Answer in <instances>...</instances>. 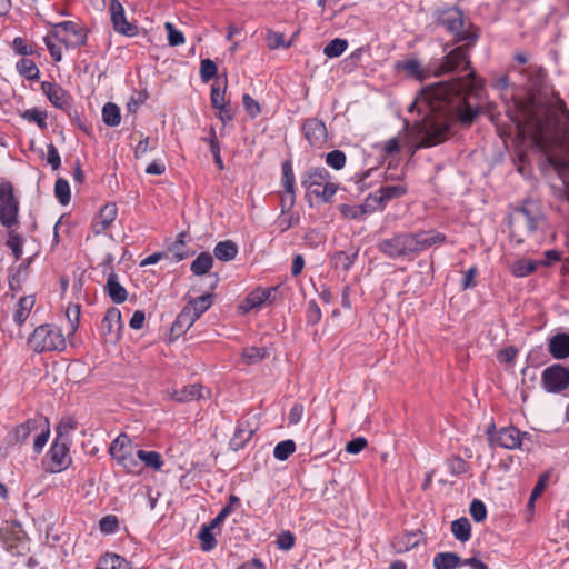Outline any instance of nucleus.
Instances as JSON below:
<instances>
[{"instance_id":"1","label":"nucleus","mask_w":569,"mask_h":569,"mask_svg":"<svg viewBox=\"0 0 569 569\" xmlns=\"http://www.w3.org/2000/svg\"><path fill=\"white\" fill-rule=\"evenodd\" d=\"M472 47L466 41V44L452 49L432 67L435 77L462 71H468L467 74L422 88L409 106V112L417 109L423 116L419 129L420 147L429 148L445 142L455 124L470 127L480 114L479 100L483 87L469 59Z\"/></svg>"},{"instance_id":"2","label":"nucleus","mask_w":569,"mask_h":569,"mask_svg":"<svg viewBox=\"0 0 569 569\" xmlns=\"http://www.w3.org/2000/svg\"><path fill=\"white\" fill-rule=\"evenodd\" d=\"M525 127L537 142L547 136L561 134L569 150V110L559 93L553 92L547 102L531 100L523 110Z\"/></svg>"},{"instance_id":"3","label":"nucleus","mask_w":569,"mask_h":569,"mask_svg":"<svg viewBox=\"0 0 569 569\" xmlns=\"http://www.w3.org/2000/svg\"><path fill=\"white\" fill-rule=\"evenodd\" d=\"M447 237L445 233L435 229L418 230L416 232H398L391 238L382 239L378 242V250L390 259H403L411 261L422 251L432 246L445 243Z\"/></svg>"},{"instance_id":"4","label":"nucleus","mask_w":569,"mask_h":569,"mask_svg":"<svg viewBox=\"0 0 569 569\" xmlns=\"http://www.w3.org/2000/svg\"><path fill=\"white\" fill-rule=\"evenodd\" d=\"M435 20L455 36L456 42L469 41V46H475L479 38V29L473 24L465 29L463 13L456 6L436 11Z\"/></svg>"},{"instance_id":"5","label":"nucleus","mask_w":569,"mask_h":569,"mask_svg":"<svg viewBox=\"0 0 569 569\" xmlns=\"http://www.w3.org/2000/svg\"><path fill=\"white\" fill-rule=\"evenodd\" d=\"M28 345L38 353L62 351L66 349V339L59 327L46 323L33 330L29 337Z\"/></svg>"},{"instance_id":"6","label":"nucleus","mask_w":569,"mask_h":569,"mask_svg":"<svg viewBox=\"0 0 569 569\" xmlns=\"http://www.w3.org/2000/svg\"><path fill=\"white\" fill-rule=\"evenodd\" d=\"M109 455L127 473L138 476L142 471L137 453H133V443L126 433H120L109 447Z\"/></svg>"},{"instance_id":"7","label":"nucleus","mask_w":569,"mask_h":569,"mask_svg":"<svg viewBox=\"0 0 569 569\" xmlns=\"http://www.w3.org/2000/svg\"><path fill=\"white\" fill-rule=\"evenodd\" d=\"M51 36L67 48H79L87 43L88 31L74 21H62L52 26Z\"/></svg>"},{"instance_id":"8","label":"nucleus","mask_w":569,"mask_h":569,"mask_svg":"<svg viewBox=\"0 0 569 569\" xmlns=\"http://www.w3.org/2000/svg\"><path fill=\"white\" fill-rule=\"evenodd\" d=\"M19 201L10 181L0 182V222L6 228L18 224Z\"/></svg>"},{"instance_id":"9","label":"nucleus","mask_w":569,"mask_h":569,"mask_svg":"<svg viewBox=\"0 0 569 569\" xmlns=\"http://www.w3.org/2000/svg\"><path fill=\"white\" fill-rule=\"evenodd\" d=\"M0 541L12 556H24L29 552L28 538L18 523H7L0 529Z\"/></svg>"},{"instance_id":"10","label":"nucleus","mask_w":569,"mask_h":569,"mask_svg":"<svg viewBox=\"0 0 569 569\" xmlns=\"http://www.w3.org/2000/svg\"><path fill=\"white\" fill-rule=\"evenodd\" d=\"M543 389L550 393H560L569 386V368L553 363L547 367L541 375Z\"/></svg>"},{"instance_id":"11","label":"nucleus","mask_w":569,"mask_h":569,"mask_svg":"<svg viewBox=\"0 0 569 569\" xmlns=\"http://www.w3.org/2000/svg\"><path fill=\"white\" fill-rule=\"evenodd\" d=\"M530 440L528 432H521L513 426L500 428L496 433H489L491 446H499L505 449H521L525 441Z\"/></svg>"},{"instance_id":"12","label":"nucleus","mask_w":569,"mask_h":569,"mask_svg":"<svg viewBox=\"0 0 569 569\" xmlns=\"http://www.w3.org/2000/svg\"><path fill=\"white\" fill-rule=\"evenodd\" d=\"M46 423L44 417H37L28 419L27 421L14 427L6 437V443L8 446H21L23 445L29 436L39 430L40 425Z\"/></svg>"},{"instance_id":"13","label":"nucleus","mask_w":569,"mask_h":569,"mask_svg":"<svg viewBox=\"0 0 569 569\" xmlns=\"http://www.w3.org/2000/svg\"><path fill=\"white\" fill-rule=\"evenodd\" d=\"M122 327L121 311L116 307L109 308L100 325L103 338L109 342H117L120 339Z\"/></svg>"},{"instance_id":"14","label":"nucleus","mask_w":569,"mask_h":569,"mask_svg":"<svg viewBox=\"0 0 569 569\" xmlns=\"http://www.w3.org/2000/svg\"><path fill=\"white\" fill-rule=\"evenodd\" d=\"M109 11L116 32L127 37H133L138 33V27L127 20L123 6L119 0L110 1Z\"/></svg>"},{"instance_id":"15","label":"nucleus","mask_w":569,"mask_h":569,"mask_svg":"<svg viewBox=\"0 0 569 569\" xmlns=\"http://www.w3.org/2000/svg\"><path fill=\"white\" fill-rule=\"evenodd\" d=\"M302 132L311 147L320 148L327 140V127L322 120L309 118L303 121Z\"/></svg>"},{"instance_id":"16","label":"nucleus","mask_w":569,"mask_h":569,"mask_svg":"<svg viewBox=\"0 0 569 569\" xmlns=\"http://www.w3.org/2000/svg\"><path fill=\"white\" fill-rule=\"evenodd\" d=\"M69 439H57L52 442L51 448L48 452L52 465V471H61L66 469L70 462L71 457L69 455Z\"/></svg>"},{"instance_id":"17","label":"nucleus","mask_w":569,"mask_h":569,"mask_svg":"<svg viewBox=\"0 0 569 569\" xmlns=\"http://www.w3.org/2000/svg\"><path fill=\"white\" fill-rule=\"evenodd\" d=\"M330 178L329 172L325 168H310L301 176V186L306 189V196H315V190H319Z\"/></svg>"},{"instance_id":"18","label":"nucleus","mask_w":569,"mask_h":569,"mask_svg":"<svg viewBox=\"0 0 569 569\" xmlns=\"http://www.w3.org/2000/svg\"><path fill=\"white\" fill-rule=\"evenodd\" d=\"M41 90L56 108L67 110L71 107L70 94L58 83L43 81Z\"/></svg>"},{"instance_id":"19","label":"nucleus","mask_w":569,"mask_h":569,"mask_svg":"<svg viewBox=\"0 0 569 569\" xmlns=\"http://www.w3.org/2000/svg\"><path fill=\"white\" fill-rule=\"evenodd\" d=\"M396 69L406 73L407 77L412 78L418 81L426 80L430 72H432V67L425 69L418 59H407L396 62Z\"/></svg>"},{"instance_id":"20","label":"nucleus","mask_w":569,"mask_h":569,"mask_svg":"<svg viewBox=\"0 0 569 569\" xmlns=\"http://www.w3.org/2000/svg\"><path fill=\"white\" fill-rule=\"evenodd\" d=\"M118 214V209L114 203L104 204L99 212L98 218L92 223L94 234L104 232L110 224L114 221Z\"/></svg>"},{"instance_id":"21","label":"nucleus","mask_w":569,"mask_h":569,"mask_svg":"<svg viewBox=\"0 0 569 569\" xmlns=\"http://www.w3.org/2000/svg\"><path fill=\"white\" fill-rule=\"evenodd\" d=\"M550 355L557 359L569 358V335L568 333H556L548 342Z\"/></svg>"},{"instance_id":"22","label":"nucleus","mask_w":569,"mask_h":569,"mask_svg":"<svg viewBox=\"0 0 569 569\" xmlns=\"http://www.w3.org/2000/svg\"><path fill=\"white\" fill-rule=\"evenodd\" d=\"M36 298L32 295L21 297L14 306L12 318L17 326H22L28 319L32 308L34 307Z\"/></svg>"},{"instance_id":"23","label":"nucleus","mask_w":569,"mask_h":569,"mask_svg":"<svg viewBox=\"0 0 569 569\" xmlns=\"http://www.w3.org/2000/svg\"><path fill=\"white\" fill-rule=\"evenodd\" d=\"M106 291L109 296V298L114 303H122L127 300L128 292L126 288L119 282L118 276L111 271L108 274L107 283H106Z\"/></svg>"},{"instance_id":"24","label":"nucleus","mask_w":569,"mask_h":569,"mask_svg":"<svg viewBox=\"0 0 569 569\" xmlns=\"http://www.w3.org/2000/svg\"><path fill=\"white\" fill-rule=\"evenodd\" d=\"M197 320L190 313V309L186 307L182 308L177 319L171 326V335L174 337H179L184 333Z\"/></svg>"},{"instance_id":"25","label":"nucleus","mask_w":569,"mask_h":569,"mask_svg":"<svg viewBox=\"0 0 569 569\" xmlns=\"http://www.w3.org/2000/svg\"><path fill=\"white\" fill-rule=\"evenodd\" d=\"M212 302L213 295L204 293L200 297L191 299L184 307L190 309V313L194 317L196 320H198L200 316L211 307Z\"/></svg>"},{"instance_id":"26","label":"nucleus","mask_w":569,"mask_h":569,"mask_svg":"<svg viewBox=\"0 0 569 569\" xmlns=\"http://www.w3.org/2000/svg\"><path fill=\"white\" fill-rule=\"evenodd\" d=\"M202 386L201 385H190L184 386L181 389H177L172 392L171 397L173 400L178 402H188L192 400H198L202 397L201 395Z\"/></svg>"},{"instance_id":"27","label":"nucleus","mask_w":569,"mask_h":569,"mask_svg":"<svg viewBox=\"0 0 569 569\" xmlns=\"http://www.w3.org/2000/svg\"><path fill=\"white\" fill-rule=\"evenodd\" d=\"M462 565V559L455 552H439L433 558L436 569H456Z\"/></svg>"},{"instance_id":"28","label":"nucleus","mask_w":569,"mask_h":569,"mask_svg":"<svg viewBox=\"0 0 569 569\" xmlns=\"http://www.w3.org/2000/svg\"><path fill=\"white\" fill-rule=\"evenodd\" d=\"M214 257L220 261L233 260L238 253L237 244L231 240L220 241L213 249Z\"/></svg>"},{"instance_id":"29","label":"nucleus","mask_w":569,"mask_h":569,"mask_svg":"<svg viewBox=\"0 0 569 569\" xmlns=\"http://www.w3.org/2000/svg\"><path fill=\"white\" fill-rule=\"evenodd\" d=\"M451 532L455 538L461 542H466L471 537V523L468 518L461 517L451 522Z\"/></svg>"},{"instance_id":"30","label":"nucleus","mask_w":569,"mask_h":569,"mask_svg":"<svg viewBox=\"0 0 569 569\" xmlns=\"http://www.w3.org/2000/svg\"><path fill=\"white\" fill-rule=\"evenodd\" d=\"M357 257L358 250H355L352 253L337 251L331 257V264L335 269H342L345 271H349L353 266Z\"/></svg>"},{"instance_id":"31","label":"nucleus","mask_w":569,"mask_h":569,"mask_svg":"<svg viewBox=\"0 0 569 569\" xmlns=\"http://www.w3.org/2000/svg\"><path fill=\"white\" fill-rule=\"evenodd\" d=\"M216 527H211V522L203 523L197 535V538L200 540V546L203 551H211L217 547V539L212 533V530Z\"/></svg>"},{"instance_id":"32","label":"nucleus","mask_w":569,"mask_h":569,"mask_svg":"<svg viewBox=\"0 0 569 569\" xmlns=\"http://www.w3.org/2000/svg\"><path fill=\"white\" fill-rule=\"evenodd\" d=\"M98 569H130V565L119 555L107 553L99 559Z\"/></svg>"},{"instance_id":"33","label":"nucleus","mask_w":569,"mask_h":569,"mask_svg":"<svg viewBox=\"0 0 569 569\" xmlns=\"http://www.w3.org/2000/svg\"><path fill=\"white\" fill-rule=\"evenodd\" d=\"M213 264V258L209 252H201L190 266L194 276H203L210 271Z\"/></svg>"},{"instance_id":"34","label":"nucleus","mask_w":569,"mask_h":569,"mask_svg":"<svg viewBox=\"0 0 569 569\" xmlns=\"http://www.w3.org/2000/svg\"><path fill=\"white\" fill-rule=\"evenodd\" d=\"M16 69L20 76L24 77L28 80H38L40 77V71L33 60L28 58H21L17 64Z\"/></svg>"},{"instance_id":"35","label":"nucleus","mask_w":569,"mask_h":569,"mask_svg":"<svg viewBox=\"0 0 569 569\" xmlns=\"http://www.w3.org/2000/svg\"><path fill=\"white\" fill-rule=\"evenodd\" d=\"M138 461L143 462L146 467L152 468L153 470H160L163 466L162 457L157 451H146L139 449L137 451Z\"/></svg>"},{"instance_id":"36","label":"nucleus","mask_w":569,"mask_h":569,"mask_svg":"<svg viewBox=\"0 0 569 569\" xmlns=\"http://www.w3.org/2000/svg\"><path fill=\"white\" fill-rule=\"evenodd\" d=\"M183 238L184 233L182 232L178 236V239L168 248L169 252L172 253L173 259L177 262L182 261L193 254V251H190V249L186 246Z\"/></svg>"},{"instance_id":"37","label":"nucleus","mask_w":569,"mask_h":569,"mask_svg":"<svg viewBox=\"0 0 569 569\" xmlns=\"http://www.w3.org/2000/svg\"><path fill=\"white\" fill-rule=\"evenodd\" d=\"M253 431L244 428L242 423L238 425L234 435L230 440V446L233 450H240L251 439Z\"/></svg>"},{"instance_id":"38","label":"nucleus","mask_w":569,"mask_h":569,"mask_svg":"<svg viewBox=\"0 0 569 569\" xmlns=\"http://www.w3.org/2000/svg\"><path fill=\"white\" fill-rule=\"evenodd\" d=\"M102 120L107 126H118L121 121L120 108L112 102L106 103L102 108Z\"/></svg>"},{"instance_id":"39","label":"nucleus","mask_w":569,"mask_h":569,"mask_svg":"<svg viewBox=\"0 0 569 569\" xmlns=\"http://www.w3.org/2000/svg\"><path fill=\"white\" fill-rule=\"evenodd\" d=\"M378 190H379L386 206L391 200L401 198L408 191L407 187L403 184L382 186Z\"/></svg>"},{"instance_id":"40","label":"nucleus","mask_w":569,"mask_h":569,"mask_svg":"<svg viewBox=\"0 0 569 569\" xmlns=\"http://www.w3.org/2000/svg\"><path fill=\"white\" fill-rule=\"evenodd\" d=\"M268 355V349L264 347H249L242 351V359L247 365H252L263 360Z\"/></svg>"},{"instance_id":"41","label":"nucleus","mask_w":569,"mask_h":569,"mask_svg":"<svg viewBox=\"0 0 569 569\" xmlns=\"http://www.w3.org/2000/svg\"><path fill=\"white\" fill-rule=\"evenodd\" d=\"M238 506H240V499L234 495H230L227 505L220 510L217 517L210 521L211 527H219Z\"/></svg>"},{"instance_id":"42","label":"nucleus","mask_w":569,"mask_h":569,"mask_svg":"<svg viewBox=\"0 0 569 569\" xmlns=\"http://www.w3.org/2000/svg\"><path fill=\"white\" fill-rule=\"evenodd\" d=\"M386 204L382 200V197L377 190L376 192L369 193L362 203V208L365 209L366 214L372 213L375 211H382Z\"/></svg>"},{"instance_id":"43","label":"nucleus","mask_w":569,"mask_h":569,"mask_svg":"<svg viewBox=\"0 0 569 569\" xmlns=\"http://www.w3.org/2000/svg\"><path fill=\"white\" fill-rule=\"evenodd\" d=\"M347 48L348 41L346 39L336 38L323 48V54L327 58H338L347 50Z\"/></svg>"},{"instance_id":"44","label":"nucleus","mask_w":569,"mask_h":569,"mask_svg":"<svg viewBox=\"0 0 569 569\" xmlns=\"http://www.w3.org/2000/svg\"><path fill=\"white\" fill-rule=\"evenodd\" d=\"M264 296L262 292V288H256L252 290L246 298L243 305H241V308L244 309V311H249L251 309L260 308L264 303Z\"/></svg>"},{"instance_id":"45","label":"nucleus","mask_w":569,"mask_h":569,"mask_svg":"<svg viewBox=\"0 0 569 569\" xmlns=\"http://www.w3.org/2000/svg\"><path fill=\"white\" fill-rule=\"evenodd\" d=\"M296 450V443L293 440H283L276 445L273 449V456L277 460H287Z\"/></svg>"},{"instance_id":"46","label":"nucleus","mask_w":569,"mask_h":569,"mask_svg":"<svg viewBox=\"0 0 569 569\" xmlns=\"http://www.w3.org/2000/svg\"><path fill=\"white\" fill-rule=\"evenodd\" d=\"M21 118L34 122L40 129L47 128V112L38 110L36 108L27 109L21 113Z\"/></svg>"},{"instance_id":"47","label":"nucleus","mask_w":569,"mask_h":569,"mask_svg":"<svg viewBox=\"0 0 569 569\" xmlns=\"http://www.w3.org/2000/svg\"><path fill=\"white\" fill-rule=\"evenodd\" d=\"M54 196L63 206L68 204L71 200L69 182L63 178H58L54 184Z\"/></svg>"},{"instance_id":"48","label":"nucleus","mask_w":569,"mask_h":569,"mask_svg":"<svg viewBox=\"0 0 569 569\" xmlns=\"http://www.w3.org/2000/svg\"><path fill=\"white\" fill-rule=\"evenodd\" d=\"M282 182H283V189L286 193H292L295 191V183L296 178L292 170L291 162L289 160L284 161L282 163Z\"/></svg>"},{"instance_id":"49","label":"nucleus","mask_w":569,"mask_h":569,"mask_svg":"<svg viewBox=\"0 0 569 569\" xmlns=\"http://www.w3.org/2000/svg\"><path fill=\"white\" fill-rule=\"evenodd\" d=\"M520 73L528 74L531 88H537L546 78L547 72L542 67L529 66L521 69Z\"/></svg>"},{"instance_id":"50","label":"nucleus","mask_w":569,"mask_h":569,"mask_svg":"<svg viewBox=\"0 0 569 569\" xmlns=\"http://www.w3.org/2000/svg\"><path fill=\"white\" fill-rule=\"evenodd\" d=\"M339 212L347 219L359 220L366 216L362 204L350 206L342 203L338 207Z\"/></svg>"},{"instance_id":"51","label":"nucleus","mask_w":569,"mask_h":569,"mask_svg":"<svg viewBox=\"0 0 569 569\" xmlns=\"http://www.w3.org/2000/svg\"><path fill=\"white\" fill-rule=\"evenodd\" d=\"M346 154L341 150H333L327 153L326 163L335 170H341L346 166Z\"/></svg>"},{"instance_id":"52","label":"nucleus","mask_w":569,"mask_h":569,"mask_svg":"<svg viewBox=\"0 0 569 569\" xmlns=\"http://www.w3.org/2000/svg\"><path fill=\"white\" fill-rule=\"evenodd\" d=\"M217 64L211 59H203L200 62V78L203 82H208L217 76Z\"/></svg>"},{"instance_id":"53","label":"nucleus","mask_w":569,"mask_h":569,"mask_svg":"<svg viewBox=\"0 0 569 569\" xmlns=\"http://www.w3.org/2000/svg\"><path fill=\"white\" fill-rule=\"evenodd\" d=\"M537 268V263L532 260H519L513 264L512 273L516 277H527Z\"/></svg>"},{"instance_id":"54","label":"nucleus","mask_w":569,"mask_h":569,"mask_svg":"<svg viewBox=\"0 0 569 569\" xmlns=\"http://www.w3.org/2000/svg\"><path fill=\"white\" fill-rule=\"evenodd\" d=\"M77 422L71 417H64L57 427V439H69V433L74 430Z\"/></svg>"},{"instance_id":"55","label":"nucleus","mask_w":569,"mask_h":569,"mask_svg":"<svg viewBox=\"0 0 569 569\" xmlns=\"http://www.w3.org/2000/svg\"><path fill=\"white\" fill-rule=\"evenodd\" d=\"M40 432L36 436L33 441V450L37 453H40L48 441L50 435L49 421L46 418V423L40 425Z\"/></svg>"},{"instance_id":"56","label":"nucleus","mask_w":569,"mask_h":569,"mask_svg":"<svg viewBox=\"0 0 569 569\" xmlns=\"http://www.w3.org/2000/svg\"><path fill=\"white\" fill-rule=\"evenodd\" d=\"M469 512L476 522H481L487 517L486 505L479 499H473L470 503Z\"/></svg>"},{"instance_id":"57","label":"nucleus","mask_w":569,"mask_h":569,"mask_svg":"<svg viewBox=\"0 0 569 569\" xmlns=\"http://www.w3.org/2000/svg\"><path fill=\"white\" fill-rule=\"evenodd\" d=\"M164 29L168 33V42L171 47L183 44L186 39L181 31L177 30L171 22L164 23Z\"/></svg>"},{"instance_id":"58","label":"nucleus","mask_w":569,"mask_h":569,"mask_svg":"<svg viewBox=\"0 0 569 569\" xmlns=\"http://www.w3.org/2000/svg\"><path fill=\"white\" fill-rule=\"evenodd\" d=\"M267 43L271 50L279 48H289L291 41L286 42L283 33L269 31L267 36Z\"/></svg>"},{"instance_id":"59","label":"nucleus","mask_w":569,"mask_h":569,"mask_svg":"<svg viewBox=\"0 0 569 569\" xmlns=\"http://www.w3.org/2000/svg\"><path fill=\"white\" fill-rule=\"evenodd\" d=\"M321 319V309L316 300H310L308 302L307 311H306V320L308 325L315 326Z\"/></svg>"},{"instance_id":"60","label":"nucleus","mask_w":569,"mask_h":569,"mask_svg":"<svg viewBox=\"0 0 569 569\" xmlns=\"http://www.w3.org/2000/svg\"><path fill=\"white\" fill-rule=\"evenodd\" d=\"M448 467L452 475H462L468 471V463L459 456H452L448 459Z\"/></svg>"},{"instance_id":"61","label":"nucleus","mask_w":569,"mask_h":569,"mask_svg":"<svg viewBox=\"0 0 569 569\" xmlns=\"http://www.w3.org/2000/svg\"><path fill=\"white\" fill-rule=\"evenodd\" d=\"M337 192V186L326 180L321 189L315 190V197L321 199L323 202H329Z\"/></svg>"},{"instance_id":"62","label":"nucleus","mask_w":569,"mask_h":569,"mask_svg":"<svg viewBox=\"0 0 569 569\" xmlns=\"http://www.w3.org/2000/svg\"><path fill=\"white\" fill-rule=\"evenodd\" d=\"M210 98L214 109L229 102L226 100V87L221 89L218 84H212Z\"/></svg>"},{"instance_id":"63","label":"nucleus","mask_w":569,"mask_h":569,"mask_svg":"<svg viewBox=\"0 0 569 569\" xmlns=\"http://www.w3.org/2000/svg\"><path fill=\"white\" fill-rule=\"evenodd\" d=\"M99 527L103 533H114L119 529L118 518L113 515L106 516L100 520Z\"/></svg>"},{"instance_id":"64","label":"nucleus","mask_w":569,"mask_h":569,"mask_svg":"<svg viewBox=\"0 0 569 569\" xmlns=\"http://www.w3.org/2000/svg\"><path fill=\"white\" fill-rule=\"evenodd\" d=\"M7 246L12 250L14 258L19 260L22 257V240L17 233L10 232Z\"/></svg>"}]
</instances>
